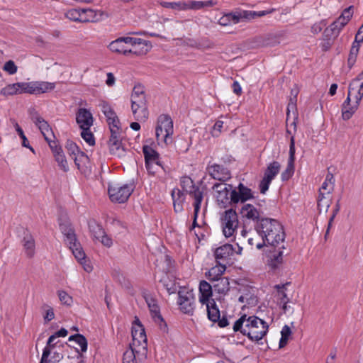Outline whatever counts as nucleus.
Here are the masks:
<instances>
[{"label":"nucleus","mask_w":363,"mask_h":363,"mask_svg":"<svg viewBox=\"0 0 363 363\" xmlns=\"http://www.w3.org/2000/svg\"><path fill=\"white\" fill-rule=\"evenodd\" d=\"M259 235L263 242L256 243V247L261 249L264 245L277 247L282 245L285 239V233L282 225L273 218H263L256 226Z\"/></svg>","instance_id":"1"},{"label":"nucleus","mask_w":363,"mask_h":363,"mask_svg":"<svg viewBox=\"0 0 363 363\" xmlns=\"http://www.w3.org/2000/svg\"><path fill=\"white\" fill-rule=\"evenodd\" d=\"M233 328L235 332L240 331L252 341L257 342L266 335L268 325L257 316L244 315L235 322Z\"/></svg>","instance_id":"2"},{"label":"nucleus","mask_w":363,"mask_h":363,"mask_svg":"<svg viewBox=\"0 0 363 363\" xmlns=\"http://www.w3.org/2000/svg\"><path fill=\"white\" fill-rule=\"evenodd\" d=\"M60 229L65 236V242L72 251L73 255L82 266L84 271L90 273L93 270V266L89 260L86 259V255L81 247L80 243L77 241L74 230L71 227L69 222H60Z\"/></svg>","instance_id":"3"},{"label":"nucleus","mask_w":363,"mask_h":363,"mask_svg":"<svg viewBox=\"0 0 363 363\" xmlns=\"http://www.w3.org/2000/svg\"><path fill=\"white\" fill-rule=\"evenodd\" d=\"M131 109L137 121H145L148 118V111L144 88L140 85L135 86L131 95Z\"/></svg>","instance_id":"4"},{"label":"nucleus","mask_w":363,"mask_h":363,"mask_svg":"<svg viewBox=\"0 0 363 363\" xmlns=\"http://www.w3.org/2000/svg\"><path fill=\"white\" fill-rule=\"evenodd\" d=\"M132 342L130 347L138 350L139 356L143 357L147 352V337L145 328L138 318H135L132 326Z\"/></svg>","instance_id":"5"},{"label":"nucleus","mask_w":363,"mask_h":363,"mask_svg":"<svg viewBox=\"0 0 363 363\" xmlns=\"http://www.w3.org/2000/svg\"><path fill=\"white\" fill-rule=\"evenodd\" d=\"M133 189V184L111 182L108 184V192L111 201L121 203L128 199Z\"/></svg>","instance_id":"6"},{"label":"nucleus","mask_w":363,"mask_h":363,"mask_svg":"<svg viewBox=\"0 0 363 363\" xmlns=\"http://www.w3.org/2000/svg\"><path fill=\"white\" fill-rule=\"evenodd\" d=\"M173 132V122L171 118L167 115L160 116L155 129V136L157 143L159 144L160 142H164L165 144L171 143V136Z\"/></svg>","instance_id":"7"},{"label":"nucleus","mask_w":363,"mask_h":363,"mask_svg":"<svg viewBox=\"0 0 363 363\" xmlns=\"http://www.w3.org/2000/svg\"><path fill=\"white\" fill-rule=\"evenodd\" d=\"M221 227L224 236L227 238L233 237L238 227V216L235 211L226 210L220 217Z\"/></svg>","instance_id":"8"},{"label":"nucleus","mask_w":363,"mask_h":363,"mask_svg":"<svg viewBox=\"0 0 363 363\" xmlns=\"http://www.w3.org/2000/svg\"><path fill=\"white\" fill-rule=\"evenodd\" d=\"M335 178L333 174L328 172L325 179L319 189L318 205L328 208L330 205V196L334 190Z\"/></svg>","instance_id":"9"},{"label":"nucleus","mask_w":363,"mask_h":363,"mask_svg":"<svg viewBox=\"0 0 363 363\" xmlns=\"http://www.w3.org/2000/svg\"><path fill=\"white\" fill-rule=\"evenodd\" d=\"M267 13L265 11H255L247 10H237L228 13L230 20V26L235 25L240 22L248 21L252 19L262 17Z\"/></svg>","instance_id":"10"},{"label":"nucleus","mask_w":363,"mask_h":363,"mask_svg":"<svg viewBox=\"0 0 363 363\" xmlns=\"http://www.w3.org/2000/svg\"><path fill=\"white\" fill-rule=\"evenodd\" d=\"M28 113L30 120L40 130L45 140H49L54 138V135L50 125L35 109L30 108L28 111Z\"/></svg>","instance_id":"11"},{"label":"nucleus","mask_w":363,"mask_h":363,"mask_svg":"<svg viewBox=\"0 0 363 363\" xmlns=\"http://www.w3.org/2000/svg\"><path fill=\"white\" fill-rule=\"evenodd\" d=\"M177 303L181 311L192 315L195 308V297L193 292L184 290L179 291Z\"/></svg>","instance_id":"12"},{"label":"nucleus","mask_w":363,"mask_h":363,"mask_svg":"<svg viewBox=\"0 0 363 363\" xmlns=\"http://www.w3.org/2000/svg\"><path fill=\"white\" fill-rule=\"evenodd\" d=\"M280 170V164L278 162H271L264 171L262 179L259 183V190L262 194H265L269 189L272 181L278 174Z\"/></svg>","instance_id":"13"},{"label":"nucleus","mask_w":363,"mask_h":363,"mask_svg":"<svg viewBox=\"0 0 363 363\" xmlns=\"http://www.w3.org/2000/svg\"><path fill=\"white\" fill-rule=\"evenodd\" d=\"M126 40L129 45V54L138 56L144 55L147 54L152 48L149 41L141 38L129 37V38Z\"/></svg>","instance_id":"14"},{"label":"nucleus","mask_w":363,"mask_h":363,"mask_svg":"<svg viewBox=\"0 0 363 363\" xmlns=\"http://www.w3.org/2000/svg\"><path fill=\"white\" fill-rule=\"evenodd\" d=\"M28 94H40L49 92L55 89L56 84L44 81H34L27 82Z\"/></svg>","instance_id":"15"},{"label":"nucleus","mask_w":363,"mask_h":363,"mask_svg":"<svg viewBox=\"0 0 363 363\" xmlns=\"http://www.w3.org/2000/svg\"><path fill=\"white\" fill-rule=\"evenodd\" d=\"M213 189L216 191V198L219 203L225 205L230 202L231 186L223 183H217L213 185Z\"/></svg>","instance_id":"16"},{"label":"nucleus","mask_w":363,"mask_h":363,"mask_svg":"<svg viewBox=\"0 0 363 363\" xmlns=\"http://www.w3.org/2000/svg\"><path fill=\"white\" fill-rule=\"evenodd\" d=\"M76 121L81 129H89L93 125L94 118L90 111L80 108L76 113Z\"/></svg>","instance_id":"17"},{"label":"nucleus","mask_w":363,"mask_h":363,"mask_svg":"<svg viewBox=\"0 0 363 363\" xmlns=\"http://www.w3.org/2000/svg\"><path fill=\"white\" fill-rule=\"evenodd\" d=\"M23 93L28 94V84L27 82H17L9 84L5 87L2 88L0 91V94L4 96H9Z\"/></svg>","instance_id":"18"},{"label":"nucleus","mask_w":363,"mask_h":363,"mask_svg":"<svg viewBox=\"0 0 363 363\" xmlns=\"http://www.w3.org/2000/svg\"><path fill=\"white\" fill-rule=\"evenodd\" d=\"M129 37H121L112 41L108 45L109 50L113 52L128 55L129 45L126 40Z\"/></svg>","instance_id":"19"},{"label":"nucleus","mask_w":363,"mask_h":363,"mask_svg":"<svg viewBox=\"0 0 363 363\" xmlns=\"http://www.w3.org/2000/svg\"><path fill=\"white\" fill-rule=\"evenodd\" d=\"M277 250L269 253L268 256V265L273 269L278 268L283 262V245L277 246Z\"/></svg>","instance_id":"20"},{"label":"nucleus","mask_w":363,"mask_h":363,"mask_svg":"<svg viewBox=\"0 0 363 363\" xmlns=\"http://www.w3.org/2000/svg\"><path fill=\"white\" fill-rule=\"evenodd\" d=\"M199 301L201 304L211 302L213 291L211 285L206 281H201L199 284Z\"/></svg>","instance_id":"21"},{"label":"nucleus","mask_w":363,"mask_h":363,"mask_svg":"<svg viewBox=\"0 0 363 363\" xmlns=\"http://www.w3.org/2000/svg\"><path fill=\"white\" fill-rule=\"evenodd\" d=\"M190 196L194 199V222H193V228H195L196 225V218L198 216V213L201 208V203L203 199V192L199 187L194 189L193 191L189 193Z\"/></svg>","instance_id":"22"},{"label":"nucleus","mask_w":363,"mask_h":363,"mask_svg":"<svg viewBox=\"0 0 363 363\" xmlns=\"http://www.w3.org/2000/svg\"><path fill=\"white\" fill-rule=\"evenodd\" d=\"M347 23L339 17L336 21L331 23L329 27L324 30V36L329 38H337L342 28Z\"/></svg>","instance_id":"23"},{"label":"nucleus","mask_w":363,"mask_h":363,"mask_svg":"<svg viewBox=\"0 0 363 363\" xmlns=\"http://www.w3.org/2000/svg\"><path fill=\"white\" fill-rule=\"evenodd\" d=\"M209 174L216 179L227 180L230 178V172L219 164H212L208 167Z\"/></svg>","instance_id":"24"},{"label":"nucleus","mask_w":363,"mask_h":363,"mask_svg":"<svg viewBox=\"0 0 363 363\" xmlns=\"http://www.w3.org/2000/svg\"><path fill=\"white\" fill-rule=\"evenodd\" d=\"M242 217L253 221L258 220L261 216V211L255 206L250 203L244 204L240 210Z\"/></svg>","instance_id":"25"},{"label":"nucleus","mask_w":363,"mask_h":363,"mask_svg":"<svg viewBox=\"0 0 363 363\" xmlns=\"http://www.w3.org/2000/svg\"><path fill=\"white\" fill-rule=\"evenodd\" d=\"M99 106L106 118V121L108 125L112 124H118L120 123L116 112L108 103L106 101H101L99 104Z\"/></svg>","instance_id":"26"},{"label":"nucleus","mask_w":363,"mask_h":363,"mask_svg":"<svg viewBox=\"0 0 363 363\" xmlns=\"http://www.w3.org/2000/svg\"><path fill=\"white\" fill-rule=\"evenodd\" d=\"M235 252V248L232 245L225 244L216 249L214 255L218 262L225 261L231 257Z\"/></svg>","instance_id":"27"},{"label":"nucleus","mask_w":363,"mask_h":363,"mask_svg":"<svg viewBox=\"0 0 363 363\" xmlns=\"http://www.w3.org/2000/svg\"><path fill=\"white\" fill-rule=\"evenodd\" d=\"M147 357V354L143 357L139 356L138 350L130 347L124 353L123 363H141Z\"/></svg>","instance_id":"28"},{"label":"nucleus","mask_w":363,"mask_h":363,"mask_svg":"<svg viewBox=\"0 0 363 363\" xmlns=\"http://www.w3.org/2000/svg\"><path fill=\"white\" fill-rule=\"evenodd\" d=\"M122 140L108 141V147L111 154L118 157H130L126 149L123 146Z\"/></svg>","instance_id":"29"},{"label":"nucleus","mask_w":363,"mask_h":363,"mask_svg":"<svg viewBox=\"0 0 363 363\" xmlns=\"http://www.w3.org/2000/svg\"><path fill=\"white\" fill-rule=\"evenodd\" d=\"M62 355L53 349L44 348L40 363H59Z\"/></svg>","instance_id":"30"},{"label":"nucleus","mask_w":363,"mask_h":363,"mask_svg":"<svg viewBox=\"0 0 363 363\" xmlns=\"http://www.w3.org/2000/svg\"><path fill=\"white\" fill-rule=\"evenodd\" d=\"M157 144L152 140H147L145 141L143 152L144 154V159H158L160 155L156 150Z\"/></svg>","instance_id":"31"},{"label":"nucleus","mask_w":363,"mask_h":363,"mask_svg":"<svg viewBox=\"0 0 363 363\" xmlns=\"http://www.w3.org/2000/svg\"><path fill=\"white\" fill-rule=\"evenodd\" d=\"M225 269L226 267L225 264H217L206 272V277L211 281H216L223 278L222 276L225 272Z\"/></svg>","instance_id":"32"},{"label":"nucleus","mask_w":363,"mask_h":363,"mask_svg":"<svg viewBox=\"0 0 363 363\" xmlns=\"http://www.w3.org/2000/svg\"><path fill=\"white\" fill-rule=\"evenodd\" d=\"M22 244L26 256L29 258L33 257L35 251V243L33 237L30 234L26 235L22 240Z\"/></svg>","instance_id":"33"},{"label":"nucleus","mask_w":363,"mask_h":363,"mask_svg":"<svg viewBox=\"0 0 363 363\" xmlns=\"http://www.w3.org/2000/svg\"><path fill=\"white\" fill-rule=\"evenodd\" d=\"M146 303L150 309L152 317L154 318L155 322L162 321L163 319L160 315V308L157 303V301L150 296L145 297Z\"/></svg>","instance_id":"34"},{"label":"nucleus","mask_w":363,"mask_h":363,"mask_svg":"<svg viewBox=\"0 0 363 363\" xmlns=\"http://www.w3.org/2000/svg\"><path fill=\"white\" fill-rule=\"evenodd\" d=\"M65 149L72 159H78L84 157L86 158L89 157L87 155H85L84 152L81 151L77 144L72 140H67L66 142Z\"/></svg>","instance_id":"35"},{"label":"nucleus","mask_w":363,"mask_h":363,"mask_svg":"<svg viewBox=\"0 0 363 363\" xmlns=\"http://www.w3.org/2000/svg\"><path fill=\"white\" fill-rule=\"evenodd\" d=\"M82 23L96 22L101 19L102 13L90 9H82Z\"/></svg>","instance_id":"36"},{"label":"nucleus","mask_w":363,"mask_h":363,"mask_svg":"<svg viewBox=\"0 0 363 363\" xmlns=\"http://www.w3.org/2000/svg\"><path fill=\"white\" fill-rule=\"evenodd\" d=\"M288 284H282V285H275L274 286V298L277 299V301L279 304L281 303H288L290 301L289 298L286 294Z\"/></svg>","instance_id":"37"},{"label":"nucleus","mask_w":363,"mask_h":363,"mask_svg":"<svg viewBox=\"0 0 363 363\" xmlns=\"http://www.w3.org/2000/svg\"><path fill=\"white\" fill-rule=\"evenodd\" d=\"M238 301L240 303H244L245 306H253L257 301L253 290L250 289H244L238 298Z\"/></svg>","instance_id":"38"},{"label":"nucleus","mask_w":363,"mask_h":363,"mask_svg":"<svg viewBox=\"0 0 363 363\" xmlns=\"http://www.w3.org/2000/svg\"><path fill=\"white\" fill-rule=\"evenodd\" d=\"M206 306V311L208 318L212 322H217L220 318V311L216 304L214 300H211V302L204 303Z\"/></svg>","instance_id":"39"},{"label":"nucleus","mask_w":363,"mask_h":363,"mask_svg":"<svg viewBox=\"0 0 363 363\" xmlns=\"http://www.w3.org/2000/svg\"><path fill=\"white\" fill-rule=\"evenodd\" d=\"M213 288L216 292L225 295L230 290V282L227 277H223L216 281L213 284Z\"/></svg>","instance_id":"40"},{"label":"nucleus","mask_w":363,"mask_h":363,"mask_svg":"<svg viewBox=\"0 0 363 363\" xmlns=\"http://www.w3.org/2000/svg\"><path fill=\"white\" fill-rule=\"evenodd\" d=\"M108 127L111 132V136L108 141L123 140L124 135L121 128V122L118 124L109 125Z\"/></svg>","instance_id":"41"},{"label":"nucleus","mask_w":363,"mask_h":363,"mask_svg":"<svg viewBox=\"0 0 363 363\" xmlns=\"http://www.w3.org/2000/svg\"><path fill=\"white\" fill-rule=\"evenodd\" d=\"M359 104L354 102L353 104L342 106V117L345 121L349 120L358 109Z\"/></svg>","instance_id":"42"},{"label":"nucleus","mask_w":363,"mask_h":363,"mask_svg":"<svg viewBox=\"0 0 363 363\" xmlns=\"http://www.w3.org/2000/svg\"><path fill=\"white\" fill-rule=\"evenodd\" d=\"M68 340L69 342L74 341L79 347L82 352H85L87 350V340L85 337L81 334H76L69 336Z\"/></svg>","instance_id":"43"},{"label":"nucleus","mask_w":363,"mask_h":363,"mask_svg":"<svg viewBox=\"0 0 363 363\" xmlns=\"http://www.w3.org/2000/svg\"><path fill=\"white\" fill-rule=\"evenodd\" d=\"M145 167L150 174H155L160 169H163L160 160H145Z\"/></svg>","instance_id":"44"},{"label":"nucleus","mask_w":363,"mask_h":363,"mask_svg":"<svg viewBox=\"0 0 363 363\" xmlns=\"http://www.w3.org/2000/svg\"><path fill=\"white\" fill-rule=\"evenodd\" d=\"M359 50V45L358 43H353L347 59V65L350 69H351L355 64Z\"/></svg>","instance_id":"45"},{"label":"nucleus","mask_w":363,"mask_h":363,"mask_svg":"<svg viewBox=\"0 0 363 363\" xmlns=\"http://www.w3.org/2000/svg\"><path fill=\"white\" fill-rule=\"evenodd\" d=\"M291 330L289 326L285 325L281 331V339L279 340V347L283 348L285 347L289 341V337L291 335Z\"/></svg>","instance_id":"46"},{"label":"nucleus","mask_w":363,"mask_h":363,"mask_svg":"<svg viewBox=\"0 0 363 363\" xmlns=\"http://www.w3.org/2000/svg\"><path fill=\"white\" fill-rule=\"evenodd\" d=\"M216 4L217 2L213 0L193 1L191 2L190 8L198 10L205 7H212Z\"/></svg>","instance_id":"47"},{"label":"nucleus","mask_w":363,"mask_h":363,"mask_svg":"<svg viewBox=\"0 0 363 363\" xmlns=\"http://www.w3.org/2000/svg\"><path fill=\"white\" fill-rule=\"evenodd\" d=\"M82 9H71L65 13V16L72 21L82 22Z\"/></svg>","instance_id":"48"},{"label":"nucleus","mask_w":363,"mask_h":363,"mask_svg":"<svg viewBox=\"0 0 363 363\" xmlns=\"http://www.w3.org/2000/svg\"><path fill=\"white\" fill-rule=\"evenodd\" d=\"M60 303L65 306H70L73 303L72 297L65 290H58L57 291Z\"/></svg>","instance_id":"49"},{"label":"nucleus","mask_w":363,"mask_h":363,"mask_svg":"<svg viewBox=\"0 0 363 363\" xmlns=\"http://www.w3.org/2000/svg\"><path fill=\"white\" fill-rule=\"evenodd\" d=\"M181 186L184 191L188 192L189 194L191 191H193L194 189H196L194 185L193 180L189 177H183L180 180Z\"/></svg>","instance_id":"50"},{"label":"nucleus","mask_w":363,"mask_h":363,"mask_svg":"<svg viewBox=\"0 0 363 363\" xmlns=\"http://www.w3.org/2000/svg\"><path fill=\"white\" fill-rule=\"evenodd\" d=\"M74 163L82 173L87 174L91 172L90 160H74Z\"/></svg>","instance_id":"51"},{"label":"nucleus","mask_w":363,"mask_h":363,"mask_svg":"<svg viewBox=\"0 0 363 363\" xmlns=\"http://www.w3.org/2000/svg\"><path fill=\"white\" fill-rule=\"evenodd\" d=\"M89 229L94 238L98 241L105 233V231L102 227L96 223L90 224Z\"/></svg>","instance_id":"52"},{"label":"nucleus","mask_w":363,"mask_h":363,"mask_svg":"<svg viewBox=\"0 0 363 363\" xmlns=\"http://www.w3.org/2000/svg\"><path fill=\"white\" fill-rule=\"evenodd\" d=\"M238 190L239 191L240 194H241L242 200H245V201L253 197L251 189L245 186L242 184H239Z\"/></svg>","instance_id":"53"},{"label":"nucleus","mask_w":363,"mask_h":363,"mask_svg":"<svg viewBox=\"0 0 363 363\" xmlns=\"http://www.w3.org/2000/svg\"><path fill=\"white\" fill-rule=\"evenodd\" d=\"M81 136L89 145H94L95 140L94 135L91 132L90 128H82Z\"/></svg>","instance_id":"54"},{"label":"nucleus","mask_w":363,"mask_h":363,"mask_svg":"<svg viewBox=\"0 0 363 363\" xmlns=\"http://www.w3.org/2000/svg\"><path fill=\"white\" fill-rule=\"evenodd\" d=\"M14 127L19 137L22 140V145L26 147H29L32 151H33V150L29 147V142L27 138L26 137L23 129L19 126V125L17 123H15Z\"/></svg>","instance_id":"55"},{"label":"nucleus","mask_w":363,"mask_h":363,"mask_svg":"<svg viewBox=\"0 0 363 363\" xmlns=\"http://www.w3.org/2000/svg\"><path fill=\"white\" fill-rule=\"evenodd\" d=\"M294 172V160H289L286 170L281 174L282 180H288L293 175Z\"/></svg>","instance_id":"56"},{"label":"nucleus","mask_w":363,"mask_h":363,"mask_svg":"<svg viewBox=\"0 0 363 363\" xmlns=\"http://www.w3.org/2000/svg\"><path fill=\"white\" fill-rule=\"evenodd\" d=\"M173 202L184 203V195L183 192L178 188H174L171 193Z\"/></svg>","instance_id":"57"},{"label":"nucleus","mask_w":363,"mask_h":363,"mask_svg":"<svg viewBox=\"0 0 363 363\" xmlns=\"http://www.w3.org/2000/svg\"><path fill=\"white\" fill-rule=\"evenodd\" d=\"M353 15V6H350L343 10L342 14L339 16L341 20L346 22L347 23L350 21Z\"/></svg>","instance_id":"58"},{"label":"nucleus","mask_w":363,"mask_h":363,"mask_svg":"<svg viewBox=\"0 0 363 363\" xmlns=\"http://www.w3.org/2000/svg\"><path fill=\"white\" fill-rule=\"evenodd\" d=\"M3 69L8 72L9 74H14L16 73L18 67L13 61L9 60L4 64Z\"/></svg>","instance_id":"59"},{"label":"nucleus","mask_w":363,"mask_h":363,"mask_svg":"<svg viewBox=\"0 0 363 363\" xmlns=\"http://www.w3.org/2000/svg\"><path fill=\"white\" fill-rule=\"evenodd\" d=\"M223 121H217L216 122V123L214 124L213 127V130L211 131V134L213 135V137H218L220 134V133L222 132V129H223Z\"/></svg>","instance_id":"60"},{"label":"nucleus","mask_w":363,"mask_h":363,"mask_svg":"<svg viewBox=\"0 0 363 363\" xmlns=\"http://www.w3.org/2000/svg\"><path fill=\"white\" fill-rule=\"evenodd\" d=\"M327 22L325 20H322L320 22L314 23L311 26V32L313 34H318L322 31L323 28L326 26Z\"/></svg>","instance_id":"61"},{"label":"nucleus","mask_w":363,"mask_h":363,"mask_svg":"<svg viewBox=\"0 0 363 363\" xmlns=\"http://www.w3.org/2000/svg\"><path fill=\"white\" fill-rule=\"evenodd\" d=\"M160 4L164 7L172 9L182 10L184 9L183 4L181 2H161Z\"/></svg>","instance_id":"62"},{"label":"nucleus","mask_w":363,"mask_h":363,"mask_svg":"<svg viewBox=\"0 0 363 363\" xmlns=\"http://www.w3.org/2000/svg\"><path fill=\"white\" fill-rule=\"evenodd\" d=\"M230 202L234 203H238V202H245V200H242L241 194H240V192L238 189H234L230 191Z\"/></svg>","instance_id":"63"},{"label":"nucleus","mask_w":363,"mask_h":363,"mask_svg":"<svg viewBox=\"0 0 363 363\" xmlns=\"http://www.w3.org/2000/svg\"><path fill=\"white\" fill-rule=\"evenodd\" d=\"M176 147L179 152H186L189 147V143L184 140H179L177 141Z\"/></svg>","instance_id":"64"}]
</instances>
